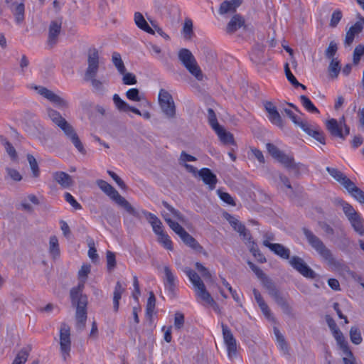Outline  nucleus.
Segmentation results:
<instances>
[{"instance_id": "nucleus-1", "label": "nucleus", "mask_w": 364, "mask_h": 364, "mask_svg": "<svg viewBox=\"0 0 364 364\" xmlns=\"http://www.w3.org/2000/svg\"><path fill=\"white\" fill-rule=\"evenodd\" d=\"M302 230L309 245L327 262L329 267L336 271L345 272L349 275L354 277L355 273L350 269L343 260L336 259L331 250L325 245L318 236L306 228H304Z\"/></svg>"}, {"instance_id": "nucleus-2", "label": "nucleus", "mask_w": 364, "mask_h": 364, "mask_svg": "<svg viewBox=\"0 0 364 364\" xmlns=\"http://www.w3.org/2000/svg\"><path fill=\"white\" fill-rule=\"evenodd\" d=\"M84 285L85 281H82L77 287L72 288L70 292L72 305L76 308V328L80 331L85 328L87 318V306L88 301L87 296L82 294Z\"/></svg>"}, {"instance_id": "nucleus-3", "label": "nucleus", "mask_w": 364, "mask_h": 364, "mask_svg": "<svg viewBox=\"0 0 364 364\" xmlns=\"http://www.w3.org/2000/svg\"><path fill=\"white\" fill-rule=\"evenodd\" d=\"M99 53L95 48H90L87 53V68L85 74V80L91 81L95 92L99 95H104L105 87L103 82L95 78L99 70Z\"/></svg>"}, {"instance_id": "nucleus-4", "label": "nucleus", "mask_w": 364, "mask_h": 364, "mask_svg": "<svg viewBox=\"0 0 364 364\" xmlns=\"http://www.w3.org/2000/svg\"><path fill=\"white\" fill-rule=\"evenodd\" d=\"M96 184L102 192L117 205L123 208L128 213L134 217H139V214L135 208L112 186L102 179H97Z\"/></svg>"}, {"instance_id": "nucleus-5", "label": "nucleus", "mask_w": 364, "mask_h": 364, "mask_svg": "<svg viewBox=\"0 0 364 364\" xmlns=\"http://www.w3.org/2000/svg\"><path fill=\"white\" fill-rule=\"evenodd\" d=\"M326 171L337 182L343 186L356 200L364 204V191L357 187L343 172L335 168L327 167Z\"/></svg>"}, {"instance_id": "nucleus-6", "label": "nucleus", "mask_w": 364, "mask_h": 364, "mask_svg": "<svg viewBox=\"0 0 364 364\" xmlns=\"http://www.w3.org/2000/svg\"><path fill=\"white\" fill-rule=\"evenodd\" d=\"M326 171L337 182L343 186L356 200L364 204V191L357 187L343 172L335 168L327 167Z\"/></svg>"}, {"instance_id": "nucleus-7", "label": "nucleus", "mask_w": 364, "mask_h": 364, "mask_svg": "<svg viewBox=\"0 0 364 364\" xmlns=\"http://www.w3.org/2000/svg\"><path fill=\"white\" fill-rule=\"evenodd\" d=\"M184 272L193 285L197 296L206 304L213 306L214 309H216L218 304L211 296L210 294L207 291L199 275L195 271L188 267L184 269Z\"/></svg>"}, {"instance_id": "nucleus-8", "label": "nucleus", "mask_w": 364, "mask_h": 364, "mask_svg": "<svg viewBox=\"0 0 364 364\" xmlns=\"http://www.w3.org/2000/svg\"><path fill=\"white\" fill-rule=\"evenodd\" d=\"M338 204L342 207V210L354 231L363 236L364 235V219L360 214L355 211L350 204L343 200H340Z\"/></svg>"}, {"instance_id": "nucleus-9", "label": "nucleus", "mask_w": 364, "mask_h": 364, "mask_svg": "<svg viewBox=\"0 0 364 364\" xmlns=\"http://www.w3.org/2000/svg\"><path fill=\"white\" fill-rule=\"evenodd\" d=\"M178 59L188 72L198 80L203 79V74L192 53L187 48H181L178 51Z\"/></svg>"}, {"instance_id": "nucleus-10", "label": "nucleus", "mask_w": 364, "mask_h": 364, "mask_svg": "<svg viewBox=\"0 0 364 364\" xmlns=\"http://www.w3.org/2000/svg\"><path fill=\"white\" fill-rule=\"evenodd\" d=\"M267 290L269 296L274 299L276 304L282 309L284 314L293 317V309L288 303L287 299L282 294V293L277 288L274 283L267 282Z\"/></svg>"}, {"instance_id": "nucleus-11", "label": "nucleus", "mask_w": 364, "mask_h": 364, "mask_svg": "<svg viewBox=\"0 0 364 364\" xmlns=\"http://www.w3.org/2000/svg\"><path fill=\"white\" fill-rule=\"evenodd\" d=\"M159 102L164 114L168 118L176 115V107L171 95L164 89H161L159 93Z\"/></svg>"}, {"instance_id": "nucleus-12", "label": "nucleus", "mask_w": 364, "mask_h": 364, "mask_svg": "<svg viewBox=\"0 0 364 364\" xmlns=\"http://www.w3.org/2000/svg\"><path fill=\"white\" fill-rule=\"evenodd\" d=\"M60 347L63 358L66 360L70 357L71 340L70 328L65 323H63L60 328Z\"/></svg>"}, {"instance_id": "nucleus-13", "label": "nucleus", "mask_w": 364, "mask_h": 364, "mask_svg": "<svg viewBox=\"0 0 364 364\" xmlns=\"http://www.w3.org/2000/svg\"><path fill=\"white\" fill-rule=\"evenodd\" d=\"M58 127L63 131L66 137L71 141L77 150L80 153L85 154L86 151L84 146L73 127L65 119L63 123L58 124Z\"/></svg>"}, {"instance_id": "nucleus-14", "label": "nucleus", "mask_w": 364, "mask_h": 364, "mask_svg": "<svg viewBox=\"0 0 364 364\" xmlns=\"http://www.w3.org/2000/svg\"><path fill=\"white\" fill-rule=\"evenodd\" d=\"M289 264L304 277L310 279H314L316 277L315 272L311 269L301 257L293 256L289 259Z\"/></svg>"}, {"instance_id": "nucleus-15", "label": "nucleus", "mask_w": 364, "mask_h": 364, "mask_svg": "<svg viewBox=\"0 0 364 364\" xmlns=\"http://www.w3.org/2000/svg\"><path fill=\"white\" fill-rule=\"evenodd\" d=\"M222 331L224 342L227 346L228 355L232 356V355H235L237 351L236 340L228 326L222 323Z\"/></svg>"}, {"instance_id": "nucleus-16", "label": "nucleus", "mask_w": 364, "mask_h": 364, "mask_svg": "<svg viewBox=\"0 0 364 364\" xmlns=\"http://www.w3.org/2000/svg\"><path fill=\"white\" fill-rule=\"evenodd\" d=\"M264 105L265 110L268 113L267 117L269 121L279 127H283V120L280 114L278 112L276 106L272 102L269 101L265 102Z\"/></svg>"}, {"instance_id": "nucleus-17", "label": "nucleus", "mask_w": 364, "mask_h": 364, "mask_svg": "<svg viewBox=\"0 0 364 364\" xmlns=\"http://www.w3.org/2000/svg\"><path fill=\"white\" fill-rule=\"evenodd\" d=\"M326 129L329 132L330 134L333 137L340 138L345 140L348 134L343 131V127L340 126L338 120L336 119H330L326 122Z\"/></svg>"}, {"instance_id": "nucleus-18", "label": "nucleus", "mask_w": 364, "mask_h": 364, "mask_svg": "<svg viewBox=\"0 0 364 364\" xmlns=\"http://www.w3.org/2000/svg\"><path fill=\"white\" fill-rule=\"evenodd\" d=\"M301 129L321 144H326L324 133L318 126L311 125L307 122L306 124L301 125Z\"/></svg>"}, {"instance_id": "nucleus-19", "label": "nucleus", "mask_w": 364, "mask_h": 364, "mask_svg": "<svg viewBox=\"0 0 364 364\" xmlns=\"http://www.w3.org/2000/svg\"><path fill=\"white\" fill-rule=\"evenodd\" d=\"M263 245L268 247L275 255L281 258L288 259L290 258V250L279 243H271L268 240L263 241Z\"/></svg>"}, {"instance_id": "nucleus-20", "label": "nucleus", "mask_w": 364, "mask_h": 364, "mask_svg": "<svg viewBox=\"0 0 364 364\" xmlns=\"http://www.w3.org/2000/svg\"><path fill=\"white\" fill-rule=\"evenodd\" d=\"M203 183L208 186L210 190H213L218 182L217 177L208 168H203L198 172Z\"/></svg>"}, {"instance_id": "nucleus-21", "label": "nucleus", "mask_w": 364, "mask_h": 364, "mask_svg": "<svg viewBox=\"0 0 364 364\" xmlns=\"http://www.w3.org/2000/svg\"><path fill=\"white\" fill-rule=\"evenodd\" d=\"M52 176L53 180L63 188H68L74 184L72 177L64 171H55Z\"/></svg>"}, {"instance_id": "nucleus-22", "label": "nucleus", "mask_w": 364, "mask_h": 364, "mask_svg": "<svg viewBox=\"0 0 364 364\" xmlns=\"http://www.w3.org/2000/svg\"><path fill=\"white\" fill-rule=\"evenodd\" d=\"M62 21H52L48 29V43L54 45L58 41V37L61 31Z\"/></svg>"}, {"instance_id": "nucleus-23", "label": "nucleus", "mask_w": 364, "mask_h": 364, "mask_svg": "<svg viewBox=\"0 0 364 364\" xmlns=\"http://www.w3.org/2000/svg\"><path fill=\"white\" fill-rule=\"evenodd\" d=\"M332 333L338 344L340 346V348L342 350L343 354H345L346 356H353V353L349 348L348 343L346 341L345 338L340 329L338 328H336L332 331Z\"/></svg>"}, {"instance_id": "nucleus-24", "label": "nucleus", "mask_w": 364, "mask_h": 364, "mask_svg": "<svg viewBox=\"0 0 364 364\" xmlns=\"http://www.w3.org/2000/svg\"><path fill=\"white\" fill-rule=\"evenodd\" d=\"M242 2V0L224 1L221 3L219 8L220 14L223 15L228 13L235 12L237 8L241 5Z\"/></svg>"}, {"instance_id": "nucleus-25", "label": "nucleus", "mask_w": 364, "mask_h": 364, "mask_svg": "<svg viewBox=\"0 0 364 364\" xmlns=\"http://www.w3.org/2000/svg\"><path fill=\"white\" fill-rule=\"evenodd\" d=\"M277 160L288 169L294 170L296 172L299 170V166L301 164H296L292 156L287 155L284 152L281 154Z\"/></svg>"}, {"instance_id": "nucleus-26", "label": "nucleus", "mask_w": 364, "mask_h": 364, "mask_svg": "<svg viewBox=\"0 0 364 364\" xmlns=\"http://www.w3.org/2000/svg\"><path fill=\"white\" fill-rule=\"evenodd\" d=\"M245 24L244 18L240 14L234 15L226 27V31L228 33H233L237 29L240 28Z\"/></svg>"}, {"instance_id": "nucleus-27", "label": "nucleus", "mask_w": 364, "mask_h": 364, "mask_svg": "<svg viewBox=\"0 0 364 364\" xmlns=\"http://www.w3.org/2000/svg\"><path fill=\"white\" fill-rule=\"evenodd\" d=\"M164 285L166 289L171 293H173L176 289V277L172 273L171 269L168 266L164 268Z\"/></svg>"}, {"instance_id": "nucleus-28", "label": "nucleus", "mask_w": 364, "mask_h": 364, "mask_svg": "<svg viewBox=\"0 0 364 364\" xmlns=\"http://www.w3.org/2000/svg\"><path fill=\"white\" fill-rule=\"evenodd\" d=\"M362 29L363 23L360 21L356 22L353 26H350L346 34L345 45L350 46L354 40L355 36L361 32Z\"/></svg>"}, {"instance_id": "nucleus-29", "label": "nucleus", "mask_w": 364, "mask_h": 364, "mask_svg": "<svg viewBox=\"0 0 364 364\" xmlns=\"http://www.w3.org/2000/svg\"><path fill=\"white\" fill-rule=\"evenodd\" d=\"M180 238L186 245L193 250L199 252L203 250V247L188 232H186L184 234L181 235Z\"/></svg>"}, {"instance_id": "nucleus-30", "label": "nucleus", "mask_w": 364, "mask_h": 364, "mask_svg": "<svg viewBox=\"0 0 364 364\" xmlns=\"http://www.w3.org/2000/svg\"><path fill=\"white\" fill-rule=\"evenodd\" d=\"M214 131L224 144H235L233 135L230 132H226L222 127H219Z\"/></svg>"}, {"instance_id": "nucleus-31", "label": "nucleus", "mask_w": 364, "mask_h": 364, "mask_svg": "<svg viewBox=\"0 0 364 364\" xmlns=\"http://www.w3.org/2000/svg\"><path fill=\"white\" fill-rule=\"evenodd\" d=\"M134 21L136 25L140 29L146 31L148 33H154L153 29L149 26L143 15L140 12H136L134 14Z\"/></svg>"}, {"instance_id": "nucleus-32", "label": "nucleus", "mask_w": 364, "mask_h": 364, "mask_svg": "<svg viewBox=\"0 0 364 364\" xmlns=\"http://www.w3.org/2000/svg\"><path fill=\"white\" fill-rule=\"evenodd\" d=\"M124 289L121 282H117L113 293V309L115 312L118 311L119 300L122 298V294L124 291Z\"/></svg>"}, {"instance_id": "nucleus-33", "label": "nucleus", "mask_w": 364, "mask_h": 364, "mask_svg": "<svg viewBox=\"0 0 364 364\" xmlns=\"http://www.w3.org/2000/svg\"><path fill=\"white\" fill-rule=\"evenodd\" d=\"M247 264L249 267L252 269V271L256 274V276L262 282L264 287L267 289V284L268 282L270 283H273L271 279H269L267 275L263 272V271L257 265H255L253 262L248 261Z\"/></svg>"}, {"instance_id": "nucleus-34", "label": "nucleus", "mask_w": 364, "mask_h": 364, "mask_svg": "<svg viewBox=\"0 0 364 364\" xmlns=\"http://www.w3.org/2000/svg\"><path fill=\"white\" fill-rule=\"evenodd\" d=\"M0 142L4 146L6 153L12 160L17 159V153L14 146L3 135H0Z\"/></svg>"}, {"instance_id": "nucleus-35", "label": "nucleus", "mask_w": 364, "mask_h": 364, "mask_svg": "<svg viewBox=\"0 0 364 364\" xmlns=\"http://www.w3.org/2000/svg\"><path fill=\"white\" fill-rule=\"evenodd\" d=\"M49 252L53 258H56L60 255V248L58 240L56 236L53 235L49 240Z\"/></svg>"}, {"instance_id": "nucleus-36", "label": "nucleus", "mask_w": 364, "mask_h": 364, "mask_svg": "<svg viewBox=\"0 0 364 364\" xmlns=\"http://www.w3.org/2000/svg\"><path fill=\"white\" fill-rule=\"evenodd\" d=\"M112 61L116 68L117 69L118 72L120 74H124L126 71V68L124 66V64L122 60L121 55L117 52H114L112 55Z\"/></svg>"}, {"instance_id": "nucleus-37", "label": "nucleus", "mask_w": 364, "mask_h": 364, "mask_svg": "<svg viewBox=\"0 0 364 364\" xmlns=\"http://www.w3.org/2000/svg\"><path fill=\"white\" fill-rule=\"evenodd\" d=\"M250 251L252 254V255L256 258V259L260 262L264 263L266 262L267 259L263 254L259 251L257 244L255 242H251V244L249 245Z\"/></svg>"}, {"instance_id": "nucleus-38", "label": "nucleus", "mask_w": 364, "mask_h": 364, "mask_svg": "<svg viewBox=\"0 0 364 364\" xmlns=\"http://www.w3.org/2000/svg\"><path fill=\"white\" fill-rule=\"evenodd\" d=\"M113 102L116 108L120 112H128L129 105L124 101L119 95L114 94L113 95Z\"/></svg>"}, {"instance_id": "nucleus-39", "label": "nucleus", "mask_w": 364, "mask_h": 364, "mask_svg": "<svg viewBox=\"0 0 364 364\" xmlns=\"http://www.w3.org/2000/svg\"><path fill=\"white\" fill-rule=\"evenodd\" d=\"M235 230L240 234L243 240L247 241L249 245L251 244V242H252L251 233L242 223L238 224L237 227H235Z\"/></svg>"}, {"instance_id": "nucleus-40", "label": "nucleus", "mask_w": 364, "mask_h": 364, "mask_svg": "<svg viewBox=\"0 0 364 364\" xmlns=\"http://www.w3.org/2000/svg\"><path fill=\"white\" fill-rule=\"evenodd\" d=\"M350 338L353 343L359 345L363 341L360 330L356 326H352L350 330Z\"/></svg>"}, {"instance_id": "nucleus-41", "label": "nucleus", "mask_w": 364, "mask_h": 364, "mask_svg": "<svg viewBox=\"0 0 364 364\" xmlns=\"http://www.w3.org/2000/svg\"><path fill=\"white\" fill-rule=\"evenodd\" d=\"M300 101L304 107L309 112L312 113H318V109L314 106V105L312 103V102L310 100V99L305 96V95H301L300 96Z\"/></svg>"}, {"instance_id": "nucleus-42", "label": "nucleus", "mask_w": 364, "mask_h": 364, "mask_svg": "<svg viewBox=\"0 0 364 364\" xmlns=\"http://www.w3.org/2000/svg\"><path fill=\"white\" fill-rule=\"evenodd\" d=\"M272 178L275 182L279 181L281 183H282L284 186H285L287 188H289V189L292 188L288 177L286 176L285 175L282 174L279 171H274L272 173Z\"/></svg>"}, {"instance_id": "nucleus-43", "label": "nucleus", "mask_w": 364, "mask_h": 364, "mask_svg": "<svg viewBox=\"0 0 364 364\" xmlns=\"http://www.w3.org/2000/svg\"><path fill=\"white\" fill-rule=\"evenodd\" d=\"M328 71L330 73V75L333 78H336L341 71L340 62L336 59L333 58L328 66Z\"/></svg>"}, {"instance_id": "nucleus-44", "label": "nucleus", "mask_w": 364, "mask_h": 364, "mask_svg": "<svg viewBox=\"0 0 364 364\" xmlns=\"http://www.w3.org/2000/svg\"><path fill=\"white\" fill-rule=\"evenodd\" d=\"M24 11L25 6L24 4L21 3L18 4L14 11V15L15 16V21L16 23L20 24L24 20Z\"/></svg>"}, {"instance_id": "nucleus-45", "label": "nucleus", "mask_w": 364, "mask_h": 364, "mask_svg": "<svg viewBox=\"0 0 364 364\" xmlns=\"http://www.w3.org/2000/svg\"><path fill=\"white\" fill-rule=\"evenodd\" d=\"M284 112L286 115L289 117L292 122L296 125L299 127L301 129L302 124H306L307 122L303 121L299 117L296 115L290 109L284 108Z\"/></svg>"}, {"instance_id": "nucleus-46", "label": "nucleus", "mask_w": 364, "mask_h": 364, "mask_svg": "<svg viewBox=\"0 0 364 364\" xmlns=\"http://www.w3.org/2000/svg\"><path fill=\"white\" fill-rule=\"evenodd\" d=\"M6 173L5 180L11 179L14 181L18 182L22 179V176L15 168L7 167L6 168Z\"/></svg>"}, {"instance_id": "nucleus-47", "label": "nucleus", "mask_w": 364, "mask_h": 364, "mask_svg": "<svg viewBox=\"0 0 364 364\" xmlns=\"http://www.w3.org/2000/svg\"><path fill=\"white\" fill-rule=\"evenodd\" d=\"M26 157L29 163L31 169L32 171L33 177H38L40 174V171L36 158L32 154H27Z\"/></svg>"}, {"instance_id": "nucleus-48", "label": "nucleus", "mask_w": 364, "mask_h": 364, "mask_svg": "<svg viewBox=\"0 0 364 364\" xmlns=\"http://www.w3.org/2000/svg\"><path fill=\"white\" fill-rule=\"evenodd\" d=\"M126 97L132 101L140 102L144 97L137 88H131L126 92Z\"/></svg>"}, {"instance_id": "nucleus-49", "label": "nucleus", "mask_w": 364, "mask_h": 364, "mask_svg": "<svg viewBox=\"0 0 364 364\" xmlns=\"http://www.w3.org/2000/svg\"><path fill=\"white\" fill-rule=\"evenodd\" d=\"M49 101L54 103L60 109H65L68 107V102L65 99L62 98L59 95L53 93L52 96L50 97Z\"/></svg>"}, {"instance_id": "nucleus-50", "label": "nucleus", "mask_w": 364, "mask_h": 364, "mask_svg": "<svg viewBox=\"0 0 364 364\" xmlns=\"http://www.w3.org/2000/svg\"><path fill=\"white\" fill-rule=\"evenodd\" d=\"M162 205L180 222H185V217L166 201H162Z\"/></svg>"}, {"instance_id": "nucleus-51", "label": "nucleus", "mask_w": 364, "mask_h": 364, "mask_svg": "<svg viewBox=\"0 0 364 364\" xmlns=\"http://www.w3.org/2000/svg\"><path fill=\"white\" fill-rule=\"evenodd\" d=\"M141 213L148 220L152 228L154 227L162 225L161 221L154 214L146 210H142Z\"/></svg>"}, {"instance_id": "nucleus-52", "label": "nucleus", "mask_w": 364, "mask_h": 364, "mask_svg": "<svg viewBox=\"0 0 364 364\" xmlns=\"http://www.w3.org/2000/svg\"><path fill=\"white\" fill-rule=\"evenodd\" d=\"M166 223L171 230L177 234L179 237L184 234L186 231L178 222H175L171 219H166Z\"/></svg>"}, {"instance_id": "nucleus-53", "label": "nucleus", "mask_w": 364, "mask_h": 364, "mask_svg": "<svg viewBox=\"0 0 364 364\" xmlns=\"http://www.w3.org/2000/svg\"><path fill=\"white\" fill-rule=\"evenodd\" d=\"M48 114L50 119L58 127V124L63 123L65 120L61 114L56 110L49 109L48 110Z\"/></svg>"}, {"instance_id": "nucleus-54", "label": "nucleus", "mask_w": 364, "mask_h": 364, "mask_svg": "<svg viewBox=\"0 0 364 364\" xmlns=\"http://www.w3.org/2000/svg\"><path fill=\"white\" fill-rule=\"evenodd\" d=\"M208 119L210 125L214 130L220 127L218 122L216 114L212 108L208 109Z\"/></svg>"}, {"instance_id": "nucleus-55", "label": "nucleus", "mask_w": 364, "mask_h": 364, "mask_svg": "<svg viewBox=\"0 0 364 364\" xmlns=\"http://www.w3.org/2000/svg\"><path fill=\"white\" fill-rule=\"evenodd\" d=\"M338 50V45L335 41H331L327 49L325 51L326 57L329 59L334 58V55H336Z\"/></svg>"}, {"instance_id": "nucleus-56", "label": "nucleus", "mask_w": 364, "mask_h": 364, "mask_svg": "<svg viewBox=\"0 0 364 364\" xmlns=\"http://www.w3.org/2000/svg\"><path fill=\"white\" fill-rule=\"evenodd\" d=\"M284 71H285L286 77H287V80H289V82L292 85H294L295 87H297L299 86V85H300V82H298L296 78L294 77V75L291 72L288 63L285 64Z\"/></svg>"}, {"instance_id": "nucleus-57", "label": "nucleus", "mask_w": 364, "mask_h": 364, "mask_svg": "<svg viewBox=\"0 0 364 364\" xmlns=\"http://www.w3.org/2000/svg\"><path fill=\"white\" fill-rule=\"evenodd\" d=\"M156 305V298L152 291L149 293V296L148 298L147 304H146V314L149 316L152 314L154 310L155 309Z\"/></svg>"}, {"instance_id": "nucleus-58", "label": "nucleus", "mask_w": 364, "mask_h": 364, "mask_svg": "<svg viewBox=\"0 0 364 364\" xmlns=\"http://www.w3.org/2000/svg\"><path fill=\"white\" fill-rule=\"evenodd\" d=\"M183 32L186 39H190L193 34V22L191 19L185 21Z\"/></svg>"}, {"instance_id": "nucleus-59", "label": "nucleus", "mask_w": 364, "mask_h": 364, "mask_svg": "<svg viewBox=\"0 0 364 364\" xmlns=\"http://www.w3.org/2000/svg\"><path fill=\"white\" fill-rule=\"evenodd\" d=\"M363 55H364V46H357L353 51V61L355 65L358 64L360 62V58Z\"/></svg>"}, {"instance_id": "nucleus-60", "label": "nucleus", "mask_w": 364, "mask_h": 364, "mask_svg": "<svg viewBox=\"0 0 364 364\" xmlns=\"http://www.w3.org/2000/svg\"><path fill=\"white\" fill-rule=\"evenodd\" d=\"M267 149L269 154L274 159H277L281 154L283 152L279 150L274 144L272 143H267L266 144Z\"/></svg>"}, {"instance_id": "nucleus-61", "label": "nucleus", "mask_w": 364, "mask_h": 364, "mask_svg": "<svg viewBox=\"0 0 364 364\" xmlns=\"http://www.w3.org/2000/svg\"><path fill=\"white\" fill-rule=\"evenodd\" d=\"M122 77V82L124 85H132L137 82L136 76L132 73H124Z\"/></svg>"}, {"instance_id": "nucleus-62", "label": "nucleus", "mask_w": 364, "mask_h": 364, "mask_svg": "<svg viewBox=\"0 0 364 364\" xmlns=\"http://www.w3.org/2000/svg\"><path fill=\"white\" fill-rule=\"evenodd\" d=\"M184 315L181 312H176L174 316V328L181 330L184 325Z\"/></svg>"}, {"instance_id": "nucleus-63", "label": "nucleus", "mask_w": 364, "mask_h": 364, "mask_svg": "<svg viewBox=\"0 0 364 364\" xmlns=\"http://www.w3.org/2000/svg\"><path fill=\"white\" fill-rule=\"evenodd\" d=\"M342 12L340 10H336L333 12L330 21V26L332 28H335L338 24L339 21L342 18Z\"/></svg>"}, {"instance_id": "nucleus-64", "label": "nucleus", "mask_w": 364, "mask_h": 364, "mask_svg": "<svg viewBox=\"0 0 364 364\" xmlns=\"http://www.w3.org/2000/svg\"><path fill=\"white\" fill-rule=\"evenodd\" d=\"M159 242L163 244L164 247L166 249L169 250H171L173 249L172 242L170 239V237L166 233L164 232L163 234H161L159 236Z\"/></svg>"}]
</instances>
